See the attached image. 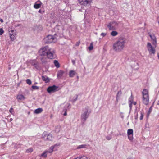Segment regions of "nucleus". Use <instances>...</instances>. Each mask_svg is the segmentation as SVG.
I'll return each mask as SVG.
<instances>
[{
  "label": "nucleus",
  "instance_id": "1",
  "mask_svg": "<svg viewBox=\"0 0 159 159\" xmlns=\"http://www.w3.org/2000/svg\"><path fill=\"white\" fill-rule=\"evenodd\" d=\"M125 43V38L123 37H120L118 40L113 44V50L116 52H121L124 48Z\"/></svg>",
  "mask_w": 159,
  "mask_h": 159
},
{
  "label": "nucleus",
  "instance_id": "2",
  "mask_svg": "<svg viewBox=\"0 0 159 159\" xmlns=\"http://www.w3.org/2000/svg\"><path fill=\"white\" fill-rule=\"evenodd\" d=\"M143 102L145 105H148L149 102V95L147 89H144L142 92Z\"/></svg>",
  "mask_w": 159,
  "mask_h": 159
},
{
  "label": "nucleus",
  "instance_id": "3",
  "mask_svg": "<svg viewBox=\"0 0 159 159\" xmlns=\"http://www.w3.org/2000/svg\"><path fill=\"white\" fill-rule=\"evenodd\" d=\"M89 107H86L83 110V112L81 115V120L83 122H85L88 118L89 115L90 113L89 112Z\"/></svg>",
  "mask_w": 159,
  "mask_h": 159
},
{
  "label": "nucleus",
  "instance_id": "4",
  "mask_svg": "<svg viewBox=\"0 0 159 159\" xmlns=\"http://www.w3.org/2000/svg\"><path fill=\"white\" fill-rule=\"evenodd\" d=\"M60 89L59 87L55 85L49 86L47 89V91L49 93H51L59 91Z\"/></svg>",
  "mask_w": 159,
  "mask_h": 159
},
{
  "label": "nucleus",
  "instance_id": "5",
  "mask_svg": "<svg viewBox=\"0 0 159 159\" xmlns=\"http://www.w3.org/2000/svg\"><path fill=\"white\" fill-rule=\"evenodd\" d=\"M8 31L10 38L11 41H13L16 37V32L12 28L9 29Z\"/></svg>",
  "mask_w": 159,
  "mask_h": 159
},
{
  "label": "nucleus",
  "instance_id": "6",
  "mask_svg": "<svg viewBox=\"0 0 159 159\" xmlns=\"http://www.w3.org/2000/svg\"><path fill=\"white\" fill-rule=\"evenodd\" d=\"M48 49L47 55V57L50 59L54 58L55 56V51L54 49L50 48L49 47Z\"/></svg>",
  "mask_w": 159,
  "mask_h": 159
},
{
  "label": "nucleus",
  "instance_id": "7",
  "mask_svg": "<svg viewBox=\"0 0 159 159\" xmlns=\"http://www.w3.org/2000/svg\"><path fill=\"white\" fill-rule=\"evenodd\" d=\"M48 47L45 46L41 48L39 51V55L41 56H47L48 53Z\"/></svg>",
  "mask_w": 159,
  "mask_h": 159
},
{
  "label": "nucleus",
  "instance_id": "8",
  "mask_svg": "<svg viewBox=\"0 0 159 159\" xmlns=\"http://www.w3.org/2000/svg\"><path fill=\"white\" fill-rule=\"evenodd\" d=\"M147 48L148 50L149 51V54L152 55V54H154L155 53V48H156L155 46H153V47L151 43H148L147 45Z\"/></svg>",
  "mask_w": 159,
  "mask_h": 159
},
{
  "label": "nucleus",
  "instance_id": "9",
  "mask_svg": "<svg viewBox=\"0 0 159 159\" xmlns=\"http://www.w3.org/2000/svg\"><path fill=\"white\" fill-rule=\"evenodd\" d=\"M55 37L54 36L48 35L44 39V41L46 43H49L54 42Z\"/></svg>",
  "mask_w": 159,
  "mask_h": 159
},
{
  "label": "nucleus",
  "instance_id": "10",
  "mask_svg": "<svg viewBox=\"0 0 159 159\" xmlns=\"http://www.w3.org/2000/svg\"><path fill=\"white\" fill-rule=\"evenodd\" d=\"M118 23L115 21H112L110 22L107 25L109 30H114L116 29V26H117Z\"/></svg>",
  "mask_w": 159,
  "mask_h": 159
},
{
  "label": "nucleus",
  "instance_id": "11",
  "mask_svg": "<svg viewBox=\"0 0 159 159\" xmlns=\"http://www.w3.org/2000/svg\"><path fill=\"white\" fill-rule=\"evenodd\" d=\"M43 137L45 140H51L52 139V134H47L46 133L44 132L43 134Z\"/></svg>",
  "mask_w": 159,
  "mask_h": 159
},
{
  "label": "nucleus",
  "instance_id": "12",
  "mask_svg": "<svg viewBox=\"0 0 159 159\" xmlns=\"http://www.w3.org/2000/svg\"><path fill=\"white\" fill-rule=\"evenodd\" d=\"M92 0H78L80 5L86 6L90 4Z\"/></svg>",
  "mask_w": 159,
  "mask_h": 159
},
{
  "label": "nucleus",
  "instance_id": "13",
  "mask_svg": "<svg viewBox=\"0 0 159 159\" xmlns=\"http://www.w3.org/2000/svg\"><path fill=\"white\" fill-rule=\"evenodd\" d=\"M54 30L56 33L54 34L55 35L62 34V30L61 27L57 26L54 28Z\"/></svg>",
  "mask_w": 159,
  "mask_h": 159
},
{
  "label": "nucleus",
  "instance_id": "14",
  "mask_svg": "<svg viewBox=\"0 0 159 159\" xmlns=\"http://www.w3.org/2000/svg\"><path fill=\"white\" fill-rule=\"evenodd\" d=\"M149 36L151 38L153 45L156 47L157 39L155 35L153 34H149Z\"/></svg>",
  "mask_w": 159,
  "mask_h": 159
},
{
  "label": "nucleus",
  "instance_id": "15",
  "mask_svg": "<svg viewBox=\"0 0 159 159\" xmlns=\"http://www.w3.org/2000/svg\"><path fill=\"white\" fill-rule=\"evenodd\" d=\"M16 99L19 101L20 100H24L25 99V97L22 94H18L17 95Z\"/></svg>",
  "mask_w": 159,
  "mask_h": 159
},
{
  "label": "nucleus",
  "instance_id": "16",
  "mask_svg": "<svg viewBox=\"0 0 159 159\" xmlns=\"http://www.w3.org/2000/svg\"><path fill=\"white\" fill-rule=\"evenodd\" d=\"M43 110L42 108H39L35 109L34 111V113L38 114L42 112Z\"/></svg>",
  "mask_w": 159,
  "mask_h": 159
},
{
  "label": "nucleus",
  "instance_id": "17",
  "mask_svg": "<svg viewBox=\"0 0 159 159\" xmlns=\"http://www.w3.org/2000/svg\"><path fill=\"white\" fill-rule=\"evenodd\" d=\"M76 73L75 71L74 70H70L69 72V75L70 77H72Z\"/></svg>",
  "mask_w": 159,
  "mask_h": 159
},
{
  "label": "nucleus",
  "instance_id": "18",
  "mask_svg": "<svg viewBox=\"0 0 159 159\" xmlns=\"http://www.w3.org/2000/svg\"><path fill=\"white\" fill-rule=\"evenodd\" d=\"M121 94H122V92L121 90H120L118 92L117 95H116V100L117 102H118V101L119 97H120L121 96Z\"/></svg>",
  "mask_w": 159,
  "mask_h": 159
},
{
  "label": "nucleus",
  "instance_id": "19",
  "mask_svg": "<svg viewBox=\"0 0 159 159\" xmlns=\"http://www.w3.org/2000/svg\"><path fill=\"white\" fill-rule=\"evenodd\" d=\"M42 79L44 81H45L46 83L49 82V78L47 76H42Z\"/></svg>",
  "mask_w": 159,
  "mask_h": 159
},
{
  "label": "nucleus",
  "instance_id": "20",
  "mask_svg": "<svg viewBox=\"0 0 159 159\" xmlns=\"http://www.w3.org/2000/svg\"><path fill=\"white\" fill-rule=\"evenodd\" d=\"M55 146V145H54V146H51L48 151H46L47 152V153H51L53 151V148Z\"/></svg>",
  "mask_w": 159,
  "mask_h": 159
},
{
  "label": "nucleus",
  "instance_id": "21",
  "mask_svg": "<svg viewBox=\"0 0 159 159\" xmlns=\"http://www.w3.org/2000/svg\"><path fill=\"white\" fill-rule=\"evenodd\" d=\"M54 63L55 66L57 68H58L60 67L59 64L57 61L55 60L54 61Z\"/></svg>",
  "mask_w": 159,
  "mask_h": 159
},
{
  "label": "nucleus",
  "instance_id": "22",
  "mask_svg": "<svg viewBox=\"0 0 159 159\" xmlns=\"http://www.w3.org/2000/svg\"><path fill=\"white\" fill-rule=\"evenodd\" d=\"M64 73V72L62 70H60L58 71L57 73V76L58 77H61L62 76Z\"/></svg>",
  "mask_w": 159,
  "mask_h": 159
},
{
  "label": "nucleus",
  "instance_id": "23",
  "mask_svg": "<svg viewBox=\"0 0 159 159\" xmlns=\"http://www.w3.org/2000/svg\"><path fill=\"white\" fill-rule=\"evenodd\" d=\"M118 34V32L115 31H113L111 33V34L113 36H116Z\"/></svg>",
  "mask_w": 159,
  "mask_h": 159
},
{
  "label": "nucleus",
  "instance_id": "24",
  "mask_svg": "<svg viewBox=\"0 0 159 159\" xmlns=\"http://www.w3.org/2000/svg\"><path fill=\"white\" fill-rule=\"evenodd\" d=\"M32 65L35 68L38 69L39 67V65L38 62H32Z\"/></svg>",
  "mask_w": 159,
  "mask_h": 159
},
{
  "label": "nucleus",
  "instance_id": "25",
  "mask_svg": "<svg viewBox=\"0 0 159 159\" xmlns=\"http://www.w3.org/2000/svg\"><path fill=\"white\" fill-rule=\"evenodd\" d=\"M47 152L45 151L41 155V157L45 158L47 157Z\"/></svg>",
  "mask_w": 159,
  "mask_h": 159
},
{
  "label": "nucleus",
  "instance_id": "26",
  "mask_svg": "<svg viewBox=\"0 0 159 159\" xmlns=\"http://www.w3.org/2000/svg\"><path fill=\"white\" fill-rule=\"evenodd\" d=\"M133 130L132 129H129L127 131L128 135L133 134Z\"/></svg>",
  "mask_w": 159,
  "mask_h": 159
},
{
  "label": "nucleus",
  "instance_id": "27",
  "mask_svg": "<svg viewBox=\"0 0 159 159\" xmlns=\"http://www.w3.org/2000/svg\"><path fill=\"white\" fill-rule=\"evenodd\" d=\"M41 6V4H35L34 6V8L36 9H38Z\"/></svg>",
  "mask_w": 159,
  "mask_h": 159
},
{
  "label": "nucleus",
  "instance_id": "28",
  "mask_svg": "<svg viewBox=\"0 0 159 159\" xmlns=\"http://www.w3.org/2000/svg\"><path fill=\"white\" fill-rule=\"evenodd\" d=\"M86 145L85 144L81 145L77 147V148H86Z\"/></svg>",
  "mask_w": 159,
  "mask_h": 159
},
{
  "label": "nucleus",
  "instance_id": "29",
  "mask_svg": "<svg viewBox=\"0 0 159 159\" xmlns=\"http://www.w3.org/2000/svg\"><path fill=\"white\" fill-rule=\"evenodd\" d=\"M133 97L132 94L131 95L130 97L129 98V102H133Z\"/></svg>",
  "mask_w": 159,
  "mask_h": 159
},
{
  "label": "nucleus",
  "instance_id": "30",
  "mask_svg": "<svg viewBox=\"0 0 159 159\" xmlns=\"http://www.w3.org/2000/svg\"><path fill=\"white\" fill-rule=\"evenodd\" d=\"M93 48V43H91L90 44V46L89 47V50H92Z\"/></svg>",
  "mask_w": 159,
  "mask_h": 159
},
{
  "label": "nucleus",
  "instance_id": "31",
  "mask_svg": "<svg viewBox=\"0 0 159 159\" xmlns=\"http://www.w3.org/2000/svg\"><path fill=\"white\" fill-rule=\"evenodd\" d=\"M139 112L141 115L140 116V120H142L143 118V117L144 116V114L141 111H140Z\"/></svg>",
  "mask_w": 159,
  "mask_h": 159
},
{
  "label": "nucleus",
  "instance_id": "32",
  "mask_svg": "<svg viewBox=\"0 0 159 159\" xmlns=\"http://www.w3.org/2000/svg\"><path fill=\"white\" fill-rule=\"evenodd\" d=\"M128 137L129 139L130 140L132 141L133 139V134L131 135H128Z\"/></svg>",
  "mask_w": 159,
  "mask_h": 159
},
{
  "label": "nucleus",
  "instance_id": "33",
  "mask_svg": "<svg viewBox=\"0 0 159 159\" xmlns=\"http://www.w3.org/2000/svg\"><path fill=\"white\" fill-rule=\"evenodd\" d=\"M26 82L29 85H30L31 84V80L29 79H27L26 80Z\"/></svg>",
  "mask_w": 159,
  "mask_h": 159
},
{
  "label": "nucleus",
  "instance_id": "34",
  "mask_svg": "<svg viewBox=\"0 0 159 159\" xmlns=\"http://www.w3.org/2000/svg\"><path fill=\"white\" fill-rule=\"evenodd\" d=\"M33 151V149L32 148H29L27 149L26 151V152L27 153L31 152Z\"/></svg>",
  "mask_w": 159,
  "mask_h": 159
},
{
  "label": "nucleus",
  "instance_id": "35",
  "mask_svg": "<svg viewBox=\"0 0 159 159\" xmlns=\"http://www.w3.org/2000/svg\"><path fill=\"white\" fill-rule=\"evenodd\" d=\"M32 88L34 89H38L39 88L38 86L34 85L32 86Z\"/></svg>",
  "mask_w": 159,
  "mask_h": 159
},
{
  "label": "nucleus",
  "instance_id": "36",
  "mask_svg": "<svg viewBox=\"0 0 159 159\" xmlns=\"http://www.w3.org/2000/svg\"><path fill=\"white\" fill-rule=\"evenodd\" d=\"M4 33V31L2 28L0 29V35H2Z\"/></svg>",
  "mask_w": 159,
  "mask_h": 159
},
{
  "label": "nucleus",
  "instance_id": "37",
  "mask_svg": "<svg viewBox=\"0 0 159 159\" xmlns=\"http://www.w3.org/2000/svg\"><path fill=\"white\" fill-rule=\"evenodd\" d=\"M9 111L11 114H13V109L12 107L10 108V109L9 110Z\"/></svg>",
  "mask_w": 159,
  "mask_h": 159
},
{
  "label": "nucleus",
  "instance_id": "38",
  "mask_svg": "<svg viewBox=\"0 0 159 159\" xmlns=\"http://www.w3.org/2000/svg\"><path fill=\"white\" fill-rule=\"evenodd\" d=\"M106 139L107 140H109L111 139V136H107L106 137Z\"/></svg>",
  "mask_w": 159,
  "mask_h": 159
},
{
  "label": "nucleus",
  "instance_id": "39",
  "mask_svg": "<svg viewBox=\"0 0 159 159\" xmlns=\"http://www.w3.org/2000/svg\"><path fill=\"white\" fill-rule=\"evenodd\" d=\"M106 34H107L106 33H102L101 34V35L102 37H104L106 35Z\"/></svg>",
  "mask_w": 159,
  "mask_h": 159
},
{
  "label": "nucleus",
  "instance_id": "40",
  "mask_svg": "<svg viewBox=\"0 0 159 159\" xmlns=\"http://www.w3.org/2000/svg\"><path fill=\"white\" fill-rule=\"evenodd\" d=\"M132 102H129V107H130V110L132 109Z\"/></svg>",
  "mask_w": 159,
  "mask_h": 159
},
{
  "label": "nucleus",
  "instance_id": "41",
  "mask_svg": "<svg viewBox=\"0 0 159 159\" xmlns=\"http://www.w3.org/2000/svg\"><path fill=\"white\" fill-rule=\"evenodd\" d=\"M41 61L43 63H45L46 62V61L44 60V59L43 58H42L41 59Z\"/></svg>",
  "mask_w": 159,
  "mask_h": 159
},
{
  "label": "nucleus",
  "instance_id": "42",
  "mask_svg": "<svg viewBox=\"0 0 159 159\" xmlns=\"http://www.w3.org/2000/svg\"><path fill=\"white\" fill-rule=\"evenodd\" d=\"M138 118V113H136V116H135V119L136 120H137Z\"/></svg>",
  "mask_w": 159,
  "mask_h": 159
},
{
  "label": "nucleus",
  "instance_id": "43",
  "mask_svg": "<svg viewBox=\"0 0 159 159\" xmlns=\"http://www.w3.org/2000/svg\"><path fill=\"white\" fill-rule=\"evenodd\" d=\"M151 112V108H150L149 109V111H148V117L149 115Z\"/></svg>",
  "mask_w": 159,
  "mask_h": 159
},
{
  "label": "nucleus",
  "instance_id": "44",
  "mask_svg": "<svg viewBox=\"0 0 159 159\" xmlns=\"http://www.w3.org/2000/svg\"><path fill=\"white\" fill-rule=\"evenodd\" d=\"M80 43V42H78L76 43V46H79V45Z\"/></svg>",
  "mask_w": 159,
  "mask_h": 159
},
{
  "label": "nucleus",
  "instance_id": "45",
  "mask_svg": "<svg viewBox=\"0 0 159 159\" xmlns=\"http://www.w3.org/2000/svg\"><path fill=\"white\" fill-rule=\"evenodd\" d=\"M67 115V112H66V110L65 111V113L63 114V115L64 116H66Z\"/></svg>",
  "mask_w": 159,
  "mask_h": 159
},
{
  "label": "nucleus",
  "instance_id": "46",
  "mask_svg": "<svg viewBox=\"0 0 159 159\" xmlns=\"http://www.w3.org/2000/svg\"><path fill=\"white\" fill-rule=\"evenodd\" d=\"M136 102H133L132 104H133L134 105H136Z\"/></svg>",
  "mask_w": 159,
  "mask_h": 159
},
{
  "label": "nucleus",
  "instance_id": "47",
  "mask_svg": "<svg viewBox=\"0 0 159 159\" xmlns=\"http://www.w3.org/2000/svg\"><path fill=\"white\" fill-rule=\"evenodd\" d=\"M127 159H134L132 157H130L127 158Z\"/></svg>",
  "mask_w": 159,
  "mask_h": 159
},
{
  "label": "nucleus",
  "instance_id": "48",
  "mask_svg": "<svg viewBox=\"0 0 159 159\" xmlns=\"http://www.w3.org/2000/svg\"><path fill=\"white\" fill-rule=\"evenodd\" d=\"M72 63H73V64H74L75 63V61L74 60H72Z\"/></svg>",
  "mask_w": 159,
  "mask_h": 159
},
{
  "label": "nucleus",
  "instance_id": "49",
  "mask_svg": "<svg viewBox=\"0 0 159 159\" xmlns=\"http://www.w3.org/2000/svg\"><path fill=\"white\" fill-rule=\"evenodd\" d=\"M40 13H41V12H42V11L41 10H39V11H38Z\"/></svg>",
  "mask_w": 159,
  "mask_h": 159
},
{
  "label": "nucleus",
  "instance_id": "50",
  "mask_svg": "<svg viewBox=\"0 0 159 159\" xmlns=\"http://www.w3.org/2000/svg\"><path fill=\"white\" fill-rule=\"evenodd\" d=\"M77 97H76V98L75 99H74V102H75V101H76V100H77Z\"/></svg>",
  "mask_w": 159,
  "mask_h": 159
},
{
  "label": "nucleus",
  "instance_id": "51",
  "mask_svg": "<svg viewBox=\"0 0 159 159\" xmlns=\"http://www.w3.org/2000/svg\"><path fill=\"white\" fill-rule=\"evenodd\" d=\"M0 21L1 22H3V20L2 19H0Z\"/></svg>",
  "mask_w": 159,
  "mask_h": 159
},
{
  "label": "nucleus",
  "instance_id": "52",
  "mask_svg": "<svg viewBox=\"0 0 159 159\" xmlns=\"http://www.w3.org/2000/svg\"><path fill=\"white\" fill-rule=\"evenodd\" d=\"M157 57L158 59H159V54L158 53H157Z\"/></svg>",
  "mask_w": 159,
  "mask_h": 159
},
{
  "label": "nucleus",
  "instance_id": "53",
  "mask_svg": "<svg viewBox=\"0 0 159 159\" xmlns=\"http://www.w3.org/2000/svg\"><path fill=\"white\" fill-rule=\"evenodd\" d=\"M13 120V119L12 118H11L10 119V121L11 122Z\"/></svg>",
  "mask_w": 159,
  "mask_h": 159
},
{
  "label": "nucleus",
  "instance_id": "54",
  "mask_svg": "<svg viewBox=\"0 0 159 159\" xmlns=\"http://www.w3.org/2000/svg\"><path fill=\"white\" fill-rule=\"evenodd\" d=\"M157 105L159 106V100L157 102Z\"/></svg>",
  "mask_w": 159,
  "mask_h": 159
},
{
  "label": "nucleus",
  "instance_id": "55",
  "mask_svg": "<svg viewBox=\"0 0 159 159\" xmlns=\"http://www.w3.org/2000/svg\"><path fill=\"white\" fill-rule=\"evenodd\" d=\"M119 135H121V134H119Z\"/></svg>",
  "mask_w": 159,
  "mask_h": 159
},
{
  "label": "nucleus",
  "instance_id": "56",
  "mask_svg": "<svg viewBox=\"0 0 159 159\" xmlns=\"http://www.w3.org/2000/svg\"><path fill=\"white\" fill-rule=\"evenodd\" d=\"M20 26V25H19V24H18V25L17 26Z\"/></svg>",
  "mask_w": 159,
  "mask_h": 159
}]
</instances>
